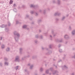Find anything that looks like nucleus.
I'll return each mask as SVG.
<instances>
[{
  "mask_svg": "<svg viewBox=\"0 0 75 75\" xmlns=\"http://www.w3.org/2000/svg\"><path fill=\"white\" fill-rule=\"evenodd\" d=\"M13 1H11L9 2V4H12V3H13Z\"/></svg>",
  "mask_w": 75,
  "mask_h": 75,
  "instance_id": "1",
  "label": "nucleus"
},
{
  "mask_svg": "<svg viewBox=\"0 0 75 75\" xmlns=\"http://www.w3.org/2000/svg\"><path fill=\"white\" fill-rule=\"evenodd\" d=\"M72 34L74 35L75 34V30H74L72 32Z\"/></svg>",
  "mask_w": 75,
  "mask_h": 75,
  "instance_id": "2",
  "label": "nucleus"
},
{
  "mask_svg": "<svg viewBox=\"0 0 75 75\" xmlns=\"http://www.w3.org/2000/svg\"><path fill=\"white\" fill-rule=\"evenodd\" d=\"M23 28H26V25H25L23 26Z\"/></svg>",
  "mask_w": 75,
  "mask_h": 75,
  "instance_id": "3",
  "label": "nucleus"
},
{
  "mask_svg": "<svg viewBox=\"0 0 75 75\" xmlns=\"http://www.w3.org/2000/svg\"><path fill=\"white\" fill-rule=\"evenodd\" d=\"M18 68V66H17L16 67V69H17Z\"/></svg>",
  "mask_w": 75,
  "mask_h": 75,
  "instance_id": "4",
  "label": "nucleus"
},
{
  "mask_svg": "<svg viewBox=\"0 0 75 75\" xmlns=\"http://www.w3.org/2000/svg\"><path fill=\"white\" fill-rule=\"evenodd\" d=\"M4 45H3L2 46V48H4Z\"/></svg>",
  "mask_w": 75,
  "mask_h": 75,
  "instance_id": "5",
  "label": "nucleus"
},
{
  "mask_svg": "<svg viewBox=\"0 0 75 75\" xmlns=\"http://www.w3.org/2000/svg\"><path fill=\"white\" fill-rule=\"evenodd\" d=\"M1 3H4V1H2L1 2Z\"/></svg>",
  "mask_w": 75,
  "mask_h": 75,
  "instance_id": "6",
  "label": "nucleus"
},
{
  "mask_svg": "<svg viewBox=\"0 0 75 75\" xmlns=\"http://www.w3.org/2000/svg\"><path fill=\"white\" fill-rule=\"evenodd\" d=\"M5 27V25H2V28H3V27Z\"/></svg>",
  "mask_w": 75,
  "mask_h": 75,
  "instance_id": "7",
  "label": "nucleus"
},
{
  "mask_svg": "<svg viewBox=\"0 0 75 75\" xmlns=\"http://www.w3.org/2000/svg\"><path fill=\"white\" fill-rule=\"evenodd\" d=\"M17 35H18V36H19V34H18Z\"/></svg>",
  "mask_w": 75,
  "mask_h": 75,
  "instance_id": "8",
  "label": "nucleus"
},
{
  "mask_svg": "<svg viewBox=\"0 0 75 75\" xmlns=\"http://www.w3.org/2000/svg\"><path fill=\"white\" fill-rule=\"evenodd\" d=\"M2 39V38H1V40Z\"/></svg>",
  "mask_w": 75,
  "mask_h": 75,
  "instance_id": "9",
  "label": "nucleus"
},
{
  "mask_svg": "<svg viewBox=\"0 0 75 75\" xmlns=\"http://www.w3.org/2000/svg\"><path fill=\"white\" fill-rule=\"evenodd\" d=\"M8 50H9V48H8Z\"/></svg>",
  "mask_w": 75,
  "mask_h": 75,
  "instance_id": "10",
  "label": "nucleus"
},
{
  "mask_svg": "<svg viewBox=\"0 0 75 75\" xmlns=\"http://www.w3.org/2000/svg\"><path fill=\"white\" fill-rule=\"evenodd\" d=\"M16 60H17V58L16 59Z\"/></svg>",
  "mask_w": 75,
  "mask_h": 75,
  "instance_id": "11",
  "label": "nucleus"
},
{
  "mask_svg": "<svg viewBox=\"0 0 75 75\" xmlns=\"http://www.w3.org/2000/svg\"><path fill=\"white\" fill-rule=\"evenodd\" d=\"M15 4H14V6H15Z\"/></svg>",
  "mask_w": 75,
  "mask_h": 75,
  "instance_id": "12",
  "label": "nucleus"
},
{
  "mask_svg": "<svg viewBox=\"0 0 75 75\" xmlns=\"http://www.w3.org/2000/svg\"><path fill=\"white\" fill-rule=\"evenodd\" d=\"M7 51H8V50H7Z\"/></svg>",
  "mask_w": 75,
  "mask_h": 75,
  "instance_id": "13",
  "label": "nucleus"
},
{
  "mask_svg": "<svg viewBox=\"0 0 75 75\" xmlns=\"http://www.w3.org/2000/svg\"><path fill=\"white\" fill-rule=\"evenodd\" d=\"M5 64H6V63H5Z\"/></svg>",
  "mask_w": 75,
  "mask_h": 75,
  "instance_id": "14",
  "label": "nucleus"
},
{
  "mask_svg": "<svg viewBox=\"0 0 75 75\" xmlns=\"http://www.w3.org/2000/svg\"><path fill=\"white\" fill-rule=\"evenodd\" d=\"M31 7H33V6H31Z\"/></svg>",
  "mask_w": 75,
  "mask_h": 75,
  "instance_id": "15",
  "label": "nucleus"
}]
</instances>
